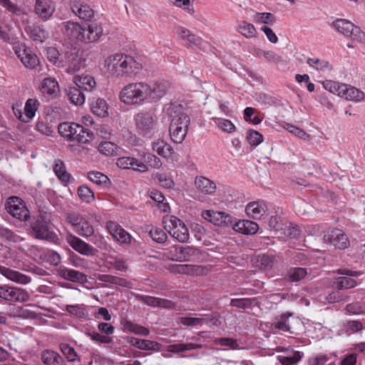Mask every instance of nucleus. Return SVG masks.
Returning <instances> with one entry per match:
<instances>
[{
    "instance_id": "nucleus-1",
    "label": "nucleus",
    "mask_w": 365,
    "mask_h": 365,
    "mask_svg": "<svg viewBox=\"0 0 365 365\" xmlns=\"http://www.w3.org/2000/svg\"><path fill=\"white\" fill-rule=\"evenodd\" d=\"M168 86L165 83H131L123 88L119 97L127 105H140L146 101H157L165 95Z\"/></svg>"
},
{
    "instance_id": "nucleus-2",
    "label": "nucleus",
    "mask_w": 365,
    "mask_h": 365,
    "mask_svg": "<svg viewBox=\"0 0 365 365\" xmlns=\"http://www.w3.org/2000/svg\"><path fill=\"white\" fill-rule=\"evenodd\" d=\"M105 67L111 77L120 78L136 75L143 65L130 55L115 53L105 60Z\"/></svg>"
},
{
    "instance_id": "nucleus-3",
    "label": "nucleus",
    "mask_w": 365,
    "mask_h": 365,
    "mask_svg": "<svg viewBox=\"0 0 365 365\" xmlns=\"http://www.w3.org/2000/svg\"><path fill=\"white\" fill-rule=\"evenodd\" d=\"M64 34L76 43H91L99 40L103 29L97 24H89L86 27L77 22L68 21L64 24Z\"/></svg>"
},
{
    "instance_id": "nucleus-4",
    "label": "nucleus",
    "mask_w": 365,
    "mask_h": 365,
    "mask_svg": "<svg viewBox=\"0 0 365 365\" xmlns=\"http://www.w3.org/2000/svg\"><path fill=\"white\" fill-rule=\"evenodd\" d=\"M166 114L170 118L169 133L172 140L181 143L187 135L190 118L183 111L182 106L170 104L165 109Z\"/></svg>"
},
{
    "instance_id": "nucleus-5",
    "label": "nucleus",
    "mask_w": 365,
    "mask_h": 365,
    "mask_svg": "<svg viewBox=\"0 0 365 365\" xmlns=\"http://www.w3.org/2000/svg\"><path fill=\"white\" fill-rule=\"evenodd\" d=\"M58 133L70 141L88 143L93 140V133L74 123H62L58 125Z\"/></svg>"
},
{
    "instance_id": "nucleus-6",
    "label": "nucleus",
    "mask_w": 365,
    "mask_h": 365,
    "mask_svg": "<svg viewBox=\"0 0 365 365\" xmlns=\"http://www.w3.org/2000/svg\"><path fill=\"white\" fill-rule=\"evenodd\" d=\"M164 255L173 261L188 262L198 260L201 252L192 246L173 245L164 250Z\"/></svg>"
},
{
    "instance_id": "nucleus-7",
    "label": "nucleus",
    "mask_w": 365,
    "mask_h": 365,
    "mask_svg": "<svg viewBox=\"0 0 365 365\" xmlns=\"http://www.w3.org/2000/svg\"><path fill=\"white\" fill-rule=\"evenodd\" d=\"M331 26L344 36L350 37L354 42H357L365 46V32L351 21L344 19H337L331 23Z\"/></svg>"
},
{
    "instance_id": "nucleus-8",
    "label": "nucleus",
    "mask_w": 365,
    "mask_h": 365,
    "mask_svg": "<svg viewBox=\"0 0 365 365\" xmlns=\"http://www.w3.org/2000/svg\"><path fill=\"white\" fill-rule=\"evenodd\" d=\"M164 228L177 241L185 243L190 238V233L186 225L174 215L165 216L163 219Z\"/></svg>"
},
{
    "instance_id": "nucleus-9",
    "label": "nucleus",
    "mask_w": 365,
    "mask_h": 365,
    "mask_svg": "<svg viewBox=\"0 0 365 365\" xmlns=\"http://www.w3.org/2000/svg\"><path fill=\"white\" fill-rule=\"evenodd\" d=\"M202 217L215 226L223 228L233 227L234 219L225 212L211 210H204L202 212Z\"/></svg>"
},
{
    "instance_id": "nucleus-10",
    "label": "nucleus",
    "mask_w": 365,
    "mask_h": 365,
    "mask_svg": "<svg viewBox=\"0 0 365 365\" xmlns=\"http://www.w3.org/2000/svg\"><path fill=\"white\" fill-rule=\"evenodd\" d=\"M7 212L14 217L25 221L29 217V211L24 202L19 197L12 196L8 198L6 205Z\"/></svg>"
},
{
    "instance_id": "nucleus-11",
    "label": "nucleus",
    "mask_w": 365,
    "mask_h": 365,
    "mask_svg": "<svg viewBox=\"0 0 365 365\" xmlns=\"http://www.w3.org/2000/svg\"><path fill=\"white\" fill-rule=\"evenodd\" d=\"M13 49L25 67L34 68L38 66L39 61L37 56L30 49L27 48L25 45L16 43L14 45Z\"/></svg>"
},
{
    "instance_id": "nucleus-12",
    "label": "nucleus",
    "mask_w": 365,
    "mask_h": 365,
    "mask_svg": "<svg viewBox=\"0 0 365 365\" xmlns=\"http://www.w3.org/2000/svg\"><path fill=\"white\" fill-rule=\"evenodd\" d=\"M0 298L7 301L26 302L30 299V295L25 289L7 286H0Z\"/></svg>"
},
{
    "instance_id": "nucleus-13",
    "label": "nucleus",
    "mask_w": 365,
    "mask_h": 365,
    "mask_svg": "<svg viewBox=\"0 0 365 365\" xmlns=\"http://www.w3.org/2000/svg\"><path fill=\"white\" fill-rule=\"evenodd\" d=\"M135 121L138 133L143 135L150 133L156 125L155 116L148 112L138 113Z\"/></svg>"
},
{
    "instance_id": "nucleus-14",
    "label": "nucleus",
    "mask_w": 365,
    "mask_h": 365,
    "mask_svg": "<svg viewBox=\"0 0 365 365\" xmlns=\"http://www.w3.org/2000/svg\"><path fill=\"white\" fill-rule=\"evenodd\" d=\"M66 240L74 250L81 255L94 256L98 252L93 247L72 234L67 235Z\"/></svg>"
},
{
    "instance_id": "nucleus-15",
    "label": "nucleus",
    "mask_w": 365,
    "mask_h": 365,
    "mask_svg": "<svg viewBox=\"0 0 365 365\" xmlns=\"http://www.w3.org/2000/svg\"><path fill=\"white\" fill-rule=\"evenodd\" d=\"M324 240L333 245L336 248L341 250L345 249L349 245V240L346 235L339 229H334L327 232L324 235Z\"/></svg>"
},
{
    "instance_id": "nucleus-16",
    "label": "nucleus",
    "mask_w": 365,
    "mask_h": 365,
    "mask_svg": "<svg viewBox=\"0 0 365 365\" xmlns=\"http://www.w3.org/2000/svg\"><path fill=\"white\" fill-rule=\"evenodd\" d=\"M107 230L113 237L120 245H128L131 241L130 235L118 224L110 221L106 224Z\"/></svg>"
},
{
    "instance_id": "nucleus-17",
    "label": "nucleus",
    "mask_w": 365,
    "mask_h": 365,
    "mask_svg": "<svg viewBox=\"0 0 365 365\" xmlns=\"http://www.w3.org/2000/svg\"><path fill=\"white\" fill-rule=\"evenodd\" d=\"M292 317V314L290 313L282 314L279 318L276 319V321L272 324V327L282 332H289L290 334L296 333V328L293 325V322L295 321ZM296 322H298L297 320Z\"/></svg>"
},
{
    "instance_id": "nucleus-18",
    "label": "nucleus",
    "mask_w": 365,
    "mask_h": 365,
    "mask_svg": "<svg viewBox=\"0 0 365 365\" xmlns=\"http://www.w3.org/2000/svg\"><path fill=\"white\" fill-rule=\"evenodd\" d=\"M117 165L122 169H133L140 173L148 170V165L138 159L132 157H122L118 158Z\"/></svg>"
},
{
    "instance_id": "nucleus-19",
    "label": "nucleus",
    "mask_w": 365,
    "mask_h": 365,
    "mask_svg": "<svg viewBox=\"0 0 365 365\" xmlns=\"http://www.w3.org/2000/svg\"><path fill=\"white\" fill-rule=\"evenodd\" d=\"M195 186L197 191L205 195H215L217 190L216 183L210 179L197 176L194 181Z\"/></svg>"
},
{
    "instance_id": "nucleus-20",
    "label": "nucleus",
    "mask_w": 365,
    "mask_h": 365,
    "mask_svg": "<svg viewBox=\"0 0 365 365\" xmlns=\"http://www.w3.org/2000/svg\"><path fill=\"white\" fill-rule=\"evenodd\" d=\"M39 102L37 99L29 98L26 101L24 106V113L21 110L14 112L15 115L22 122L26 123L32 119L39 107Z\"/></svg>"
},
{
    "instance_id": "nucleus-21",
    "label": "nucleus",
    "mask_w": 365,
    "mask_h": 365,
    "mask_svg": "<svg viewBox=\"0 0 365 365\" xmlns=\"http://www.w3.org/2000/svg\"><path fill=\"white\" fill-rule=\"evenodd\" d=\"M68 67L66 72L73 73L81 70L84 66V60L78 51H71L66 53Z\"/></svg>"
},
{
    "instance_id": "nucleus-22",
    "label": "nucleus",
    "mask_w": 365,
    "mask_h": 365,
    "mask_svg": "<svg viewBox=\"0 0 365 365\" xmlns=\"http://www.w3.org/2000/svg\"><path fill=\"white\" fill-rule=\"evenodd\" d=\"M50 225H51L43 224L40 222L36 221L32 227L35 237L46 240H55L56 238V235L53 232L51 231Z\"/></svg>"
},
{
    "instance_id": "nucleus-23",
    "label": "nucleus",
    "mask_w": 365,
    "mask_h": 365,
    "mask_svg": "<svg viewBox=\"0 0 365 365\" xmlns=\"http://www.w3.org/2000/svg\"><path fill=\"white\" fill-rule=\"evenodd\" d=\"M0 274L8 279L21 284H27L31 281L30 277L4 266H0Z\"/></svg>"
},
{
    "instance_id": "nucleus-24",
    "label": "nucleus",
    "mask_w": 365,
    "mask_h": 365,
    "mask_svg": "<svg viewBox=\"0 0 365 365\" xmlns=\"http://www.w3.org/2000/svg\"><path fill=\"white\" fill-rule=\"evenodd\" d=\"M71 10L77 16L84 20L91 19L94 13L90 6L81 0H74L71 4Z\"/></svg>"
},
{
    "instance_id": "nucleus-25",
    "label": "nucleus",
    "mask_w": 365,
    "mask_h": 365,
    "mask_svg": "<svg viewBox=\"0 0 365 365\" xmlns=\"http://www.w3.org/2000/svg\"><path fill=\"white\" fill-rule=\"evenodd\" d=\"M245 211L250 217L259 220L266 215L267 207L262 201H255L247 204Z\"/></svg>"
},
{
    "instance_id": "nucleus-26",
    "label": "nucleus",
    "mask_w": 365,
    "mask_h": 365,
    "mask_svg": "<svg viewBox=\"0 0 365 365\" xmlns=\"http://www.w3.org/2000/svg\"><path fill=\"white\" fill-rule=\"evenodd\" d=\"M54 11V4L51 0H36V14L43 19H48Z\"/></svg>"
},
{
    "instance_id": "nucleus-27",
    "label": "nucleus",
    "mask_w": 365,
    "mask_h": 365,
    "mask_svg": "<svg viewBox=\"0 0 365 365\" xmlns=\"http://www.w3.org/2000/svg\"><path fill=\"white\" fill-rule=\"evenodd\" d=\"M58 274L63 279L73 282H85L87 281V277L83 273L75 269L66 267H60L58 269Z\"/></svg>"
},
{
    "instance_id": "nucleus-28",
    "label": "nucleus",
    "mask_w": 365,
    "mask_h": 365,
    "mask_svg": "<svg viewBox=\"0 0 365 365\" xmlns=\"http://www.w3.org/2000/svg\"><path fill=\"white\" fill-rule=\"evenodd\" d=\"M73 82L82 91L91 92L96 86L94 78L90 75L76 76L73 78Z\"/></svg>"
},
{
    "instance_id": "nucleus-29",
    "label": "nucleus",
    "mask_w": 365,
    "mask_h": 365,
    "mask_svg": "<svg viewBox=\"0 0 365 365\" xmlns=\"http://www.w3.org/2000/svg\"><path fill=\"white\" fill-rule=\"evenodd\" d=\"M41 359L45 365H66L65 360L58 353L50 349L42 351Z\"/></svg>"
},
{
    "instance_id": "nucleus-30",
    "label": "nucleus",
    "mask_w": 365,
    "mask_h": 365,
    "mask_svg": "<svg viewBox=\"0 0 365 365\" xmlns=\"http://www.w3.org/2000/svg\"><path fill=\"white\" fill-rule=\"evenodd\" d=\"M175 33L179 38L185 41L190 46H200L201 44V38L184 27L176 28Z\"/></svg>"
},
{
    "instance_id": "nucleus-31",
    "label": "nucleus",
    "mask_w": 365,
    "mask_h": 365,
    "mask_svg": "<svg viewBox=\"0 0 365 365\" xmlns=\"http://www.w3.org/2000/svg\"><path fill=\"white\" fill-rule=\"evenodd\" d=\"M233 230L245 235H254L258 230V225L250 220H240L233 225Z\"/></svg>"
},
{
    "instance_id": "nucleus-32",
    "label": "nucleus",
    "mask_w": 365,
    "mask_h": 365,
    "mask_svg": "<svg viewBox=\"0 0 365 365\" xmlns=\"http://www.w3.org/2000/svg\"><path fill=\"white\" fill-rule=\"evenodd\" d=\"M340 97L348 101H360L364 98V93L359 89L350 85L344 84L342 86Z\"/></svg>"
},
{
    "instance_id": "nucleus-33",
    "label": "nucleus",
    "mask_w": 365,
    "mask_h": 365,
    "mask_svg": "<svg viewBox=\"0 0 365 365\" xmlns=\"http://www.w3.org/2000/svg\"><path fill=\"white\" fill-rule=\"evenodd\" d=\"M152 150L163 158H170L174 154V150L170 145L163 140L158 139L151 144Z\"/></svg>"
},
{
    "instance_id": "nucleus-34",
    "label": "nucleus",
    "mask_w": 365,
    "mask_h": 365,
    "mask_svg": "<svg viewBox=\"0 0 365 365\" xmlns=\"http://www.w3.org/2000/svg\"><path fill=\"white\" fill-rule=\"evenodd\" d=\"M26 31L29 37L36 42L43 43L48 37L47 31L41 26H29L26 29Z\"/></svg>"
},
{
    "instance_id": "nucleus-35",
    "label": "nucleus",
    "mask_w": 365,
    "mask_h": 365,
    "mask_svg": "<svg viewBox=\"0 0 365 365\" xmlns=\"http://www.w3.org/2000/svg\"><path fill=\"white\" fill-rule=\"evenodd\" d=\"M128 342L137 348L142 350H154L158 351L160 350V344L156 341L146 340V339H140L135 337H130L128 340Z\"/></svg>"
},
{
    "instance_id": "nucleus-36",
    "label": "nucleus",
    "mask_w": 365,
    "mask_h": 365,
    "mask_svg": "<svg viewBox=\"0 0 365 365\" xmlns=\"http://www.w3.org/2000/svg\"><path fill=\"white\" fill-rule=\"evenodd\" d=\"M237 31L247 38H255L257 34L255 26L246 21H242L237 24Z\"/></svg>"
},
{
    "instance_id": "nucleus-37",
    "label": "nucleus",
    "mask_w": 365,
    "mask_h": 365,
    "mask_svg": "<svg viewBox=\"0 0 365 365\" xmlns=\"http://www.w3.org/2000/svg\"><path fill=\"white\" fill-rule=\"evenodd\" d=\"M53 171L58 178L63 182H68L71 175L66 171L65 163L60 159L56 160Z\"/></svg>"
},
{
    "instance_id": "nucleus-38",
    "label": "nucleus",
    "mask_w": 365,
    "mask_h": 365,
    "mask_svg": "<svg viewBox=\"0 0 365 365\" xmlns=\"http://www.w3.org/2000/svg\"><path fill=\"white\" fill-rule=\"evenodd\" d=\"M40 90L43 94H56L58 91V82L54 78H46L41 83Z\"/></svg>"
},
{
    "instance_id": "nucleus-39",
    "label": "nucleus",
    "mask_w": 365,
    "mask_h": 365,
    "mask_svg": "<svg viewBox=\"0 0 365 365\" xmlns=\"http://www.w3.org/2000/svg\"><path fill=\"white\" fill-rule=\"evenodd\" d=\"M307 64L318 71L325 72L332 70V66L329 62L324 59L318 58H309L307 61Z\"/></svg>"
},
{
    "instance_id": "nucleus-40",
    "label": "nucleus",
    "mask_w": 365,
    "mask_h": 365,
    "mask_svg": "<svg viewBox=\"0 0 365 365\" xmlns=\"http://www.w3.org/2000/svg\"><path fill=\"white\" fill-rule=\"evenodd\" d=\"M70 101L76 106H81L85 103L86 97L83 91L78 87H71L67 91Z\"/></svg>"
},
{
    "instance_id": "nucleus-41",
    "label": "nucleus",
    "mask_w": 365,
    "mask_h": 365,
    "mask_svg": "<svg viewBox=\"0 0 365 365\" xmlns=\"http://www.w3.org/2000/svg\"><path fill=\"white\" fill-rule=\"evenodd\" d=\"M92 112L98 117L104 118L108 115V105L105 100L97 98L91 104Z\"/></svg>"
},
{
    "instance_id": "nucleus-42",
    "label": "nucleus",
    "mask_w": 365,
    "mask_h": 365,
    "mask_svg": "<svg viewBox=\"0 0 365 365\" xmlns=\"http://www.w3.org/2000/svg\"><path fill=\"white\" fill-rule=\"evenodd\" d=\"M106 264L110 267H113L120 272H125L128 269L126 261L116 256L109 255L106 259Z\"/></svg>"
},
{
    "instance_id": "nucleus-43",
    "label": "nucleus",
    "mask_w": 365,
    "mask_h": 365,
    "mask_svg": "<svg viewBox=\"0 0 365 365\" xmlns=\"http://www.w3.org/2000/svg\"><path fill=\"white\" fill-rule=\"evenodd\" d=\"M201 344H196L193 343H179L173 344L168 346V351L173 353H180L187 351H191L195 349L201 348Z\"/></svg>"
},
{
    "instance_id": "nucleus-44",
    "label": "nucleus",
    "mask_w": 365,
    "mask_h": 365,
    "mask_svg": "<svg viewBox=\"0 0 365 365\" xmlns=\"http://www.w3.org/2000/svg\"><path fill=\"white\" fill-rule=\"evenodd\" d=\"M252 21L258 24L273 25L276 22V18L269 12H257L252 16Z\"/></svg>"
},
{
    "instance_id": "nucleus-45",
    "label": "nucleus",
    "mask_w": 365,
    "mask_h": 365,
    "mask_svg": "<svg viewBox=\"0 0 365 365\" xmlns=\"http://www.w3.org/2000/svg\"><path fill=\"white\" fill-rule=\"evenodd\" d=\"M0 4L11 13L17 16L27 15L30 9L27 7H19L10 0H0Z\"/></svg>"
},
{
    "instance_id": "nucleus-46",
    "label": "nucleus",
    "mask_w": 365,
    "mask_h": 365,
    "mask_svg": "<svg viewBox=\"0 0 365 365\" xmlns=\"http://www.w3.org/2000/svg\"><path fill=\"white\" fill-rule=\"evenodd\" d=\"M212 120L215 124L225 133H232L236 131V126L230 120L220 118H212Z\"/></svg>"
},
{
    "instance_id": "nucleus-47",
    "label": "nucleus",
    "mask_w": 365,
    "mask_h": 365,
    "mask_svg": "<svg viewBox=\"0 0 365 365\" xmlns=\"http://www.w3.org/2000/svg\"><path fill=\"white\" fill-rule=\"evenodd\" d=\"M76 232L82 237H88L94 235V228L88 220L84 218L77 227L74 229Z\"/></svg>"
},
{
    "instance_id": "nucleus-48",
    "label": "nucleus",
    "mask_w": 365,
    "mask_h": 365,
    "mask_svg": "<svg viewBox=\"0 0 365 365\" xmlns=\"http://www.w3.org/2000/svg\"><path fill=\"white\" fill-rule=\"evenodd\" d=\"M77 193L80 199L86 203H91L95 200L93 192L86 185L79 186Z\"/></svg>"
},
{
    "instance_id": "nucleus-49",
    "label": "nucleus",
    "mask_w": 365,
    "mask_h": 365,
    "mask_svg": "<svg viewBox=\"0 0 365 365\" xmlns=\"http://www.w3.org/2000/svg\"><path fill=\"white\" fill-rule=\"evenodd\" d=\"M88 178L91 182L98 185L107 186L110 183L109 178L100 172L91 171L88 173Z\"/></svg>"
},
{
    "instance_id": "nucleus-50",
    "label": "nucleus",
    "mask_w": 365,
    "mask_h": 365,
    "mask_svg": "<svg viewBox=\"0 0 365 365\" xmlns=\"http://www.w3.org/2000/svg\"><path fill=\"white\" fill-rule=\"evenodd\" d=\"M307 274V269L302 267L290 268L287 272V277L291 282H299Z\"/></svg>"
},
{
    "instance_id": "nucleus-51",
    "label": "nucleus",
    "mask_w": 365,
    "mask_h": 365,
    "mask_svg": "<svg viewBox=\"0 0 365 365\" xmlns=\"http://www.w3.org/2000/svg\"><path fill=\"white\" fill-rule=\"evenodd\" d=\"M98 149L101 153L105 155H113L116 153L118 147L110 141H104L99 144Z\"/></svg>"
},
{
    "instance_id": "nucleus-52",
    "label": "nucleus",
    "mask_w": 365,
    "mask_h": 365,
    "mask_svg": "<svg viewBox=\"0 0 365 365\" xmlns=\"http://www.w3.org/2000/svg\"><path fill=\"white\" fill-rule=\"evenodd\" d=\"M284 128L288 130L289 133H292L293 135H294L295 136L301 138V139H303L304 140H311V136L309 134L307 133L305 131H304L302 129L294 125H292V124H289V123H287L286 124Z\"/></svg>"
},
{
    "instance_id": "nucleus-53",
    "label": "nucleus",
    "mask_w": 365,
    "mask_h": 365,
    "mask_svg": "<svg viewBox=\"0 0 365 365\" xmlns=\"http://www.w3.org/2000/svg\"><path fill=\"white\" fill-rule=\"evenodd\" d=\"M301 358V353L295 351L292 356H278V360L282 365H296Z\"/></svg>"
},
{
    "instance_id": "nucleus-54",
    "label": "nucleus",
    "mask_w": 365,
    "mask_h": 365,
    "mask_svg": "<svg viewBox=\"0 0 365 365\" xmlns=\"http://www.w3.org/2000/svg\"><path fill=\"white\" fill-rule=\"evenodd\" d=\"M336 287L339 289H351L356 286V282L348 277H339L336 279Z\"/></svg>"
},
{
    "instance_id": "nucleus-55",
    "label": "nucleus",
    "mask_w": 365,
    "mask_h": 365,
    "mask_svg": "<svg viewBox=\"0 0 365 365\" xmlns=\"http://www.w3.org/2000/svg\"><path fill=\"white\" fill-rule=\"evenodd\" d=\"M246 139L251 145L257 146L263 141V136L256 130H249L247 132Z\"/></svg>"
},
{
    "instance_id": "nucleus-56",
    "label": "nucleus",
    "mask_w": 365,
    "mask_h": 365,
    "mask_svg": "<svg viewBox=\"0 0 365 365\" xmlns=\"http://www.w3.org/2000/svg\"><path fill=\"white\" fill-rule=\"evenodd\" d=\"M46 56L49 61L57 66L62 67L64 66L63 63L59 60V52L56 48H48L46 49Z\"/></svg>"
},
{
    "instance_id": "nucleus-57",
    "label": "nucleus",
    "mask_w": 365,
    "mask_h": 365,
    "mask_svg": "<svg viewBox=\"0 0 365 365\" xmlns=\"http://www.w3.org/2000/svg\"><path fill=\"white\" fill-rule=\"evenodd\" d=\"M125 328L129 331L141 336H148L150 333L149 330L147 328L138 324H135L130 322H126Z\"/></svg>"
},
{
    "instance_id": "nucleus-58",
    "label": "nucleus",
    "mask_w": 365,
    "mask_h": 365,
    "mask_svg": "<svg viewBox=\"0 0 365 365\" xmlns=\"http://www.w3.org/2000/svg\"><path fill=\"white\" fill-rule=\"evenodd\" d=\"M344 84L339 83L336 81H327L324 83V87L326 90L329 91L330 93L336 94L339 96H341V91H342V86H344Z\"/></svg>"
},
{
    "instance_id": "nucleus-59",
    "label": "nucleus",
    "mask_w": 365,
    "mask_h": 365,
    "mask_svg": "<svg viewBox=\"0 0 365 365\" xmlns=\"http://www.w3.org/2000/svg\"><path fill=\"white\" fill-rule=\"evenodd\" d=\"M150 237L158 243H163L167 239L166 233L160 228H152L149 231Z\"/></svg>"
},
{
    "instance_id": "nucleus-60",
    "label": "nucleus",
    "mask_w": 365,
    "mask_h": 365,
    "mask_svg": "<svg viewBox=\"0 0 365 365\" xmlns=\"http://www.w3.org/2000/svg\"><path fill=\"white\" fill-rule=\"evenodd\" d=\"M159 185L165 188H172L174 186V181L171 177L165 173H158L155 175Z\"/></svg>"
},
{
    "instance_id": "nucleus-61",
    "label": "nucleus",
    "mask_w": 365,
    "mask_h": 365,
    "mask_svg": "<svg viewBox=\"0 0 365 365\" xmlns=\"http://www.w3.org/2000/svg\"><path fill=\"white\" fill-rule=\"evenodd\" d=\"M86 334L94 341L101 344H110L112 338L109 336L102 335L96 331H88Z\"/></svg>"
},
{
    "instance_id": "nucleus-62",
    "label": "nucleus",
    "mask_w": 365,
    "mask_h": 365,
    "mask_svg": "<svg viewBox=\"0 0 365 365\" xmlns=\"http://www.w3.org/2000/svg\"><path fill=\"white\" fill-rule=\"evenodd\" d=\"M345 310L352 314H359L365 312V305L359 302H354L347 304Z\"/></svg>"
},
{
    "instance_id": "nucleus-63",
    "label": "nucleus",
    "mask_w": 365,
    "mask_h": 365,
    "mask_svg": "<svg viewBox=\"0 0 365 365\" xmlns=\"http://www.w3.org/2000/svg\"><path fill=\"white\" fill-rule=\"evenodd\" d=\"M61 350L68 361H75L78 359V355L75 349L69 345L66 344H61Z\"/></svg>"
},
{
    "instance_id": "nucleus-64",
    "label": "nucleus",
    "mask_w": 365,
    "mask_h": 365,
    "mask_svg": "<svg viewBox=\"0 0 365 365\" xmlns=\"http://www.w3.org/2000/svg\"><path fill=\"white\" fill-rule=\"evenodd\" d=\"M83 217L81 215L76 212L68 213L66 217V222L70 224L74 229L80 225L83 221Z\"/></svg>"
}]
</instances>
